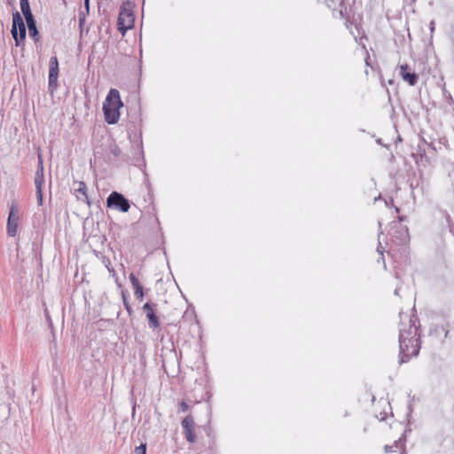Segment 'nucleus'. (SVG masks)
<instances>
[{"label": "nucleus", "mask_w": 454, "mask_h": 454, "mask_svg": "<svg viewBox=\"0 0 454 454\" xmlns=\"http://www.w3.org/2000/svg\"><path fill=\"white\" fill-rule=\"evenodd\" d=\"M416 318H409L408 323H402L399 333L400 364L406 363L419 354V345Z\"/></svg>", "instance_id": "1"}, {"label": "nucleus", "mask_w": 454, "mask_h": 454, "mask_svg": "<svg viewBox=\"0 0 454 454\" xmlns=\"http://www.w3.org/2000/svg\"><path fill=\"white\" fill-rule=\"evenodd\" d=\"M123 106L120 92L116 89H111L103 103L105 121L108 124H115L120 119V108Z\"/></svg>", "instance_id": "2"}, {"label": "nucleus", "mask_w": 454, "mask_h": 454, "mask_svg": "<svg viewBox=\"0 0 454 454\" xmlns=\"http://www.w3.org/2000/svg\"><path fill=\"white\" fill-rule=\"evenodd\" d=\"M12 35L16 46H20L26 38V26L19 12L12 14Z\"/></svg>", "instance_id": "3"}, {"label": "nucleus", "mask_w": 454, "mask_h": 454, "mask_svg": "<svg viewBox=\"0 0 454 454\" xmlns=\"http://www.w3.org/2000/svg\"><path fill=\"white\" fill-rule=\"evenodd\" d=\"M108 207L118 209L126 213L130 207L129 201L120 192H113L106 200Z\"/></svg>", "instance_id": "4"}, {"label": "nucleus", "mask_w": 454, "mask_h": 454, "mask_svg": "<svg viewBox=\"0 0 454 454\" xmlns=\"http://www.w3.org/2000/svg\"><path fill=\"white\" fill-rule=\"evenodd\" d=\"M59 62L57 57H51L49 61V90L53 92L58 87Z\"/></svg>", "instance_id": "5"}, {"label": "nucleus", "mask_w": 454, "mask_h": 454, "mask_svg": "<svg viewBox=\"0 0 454 454\" xmlns=\"http://www.w3.org/2000/svg\"><path fill=\"white\" fill-rule=\"evenodd\" d=\"M134 23V17L130 11L122 8L118 17V28L121 31L122 35L125 34L126 30L131 28Z\"/></svg>", "instance_id": "6"}, {"label": "nucleus", "mask_w": 454, "mask_h": 454, "mask_svg": "<svg viewBox=\"0 0 454 454\" xmlns=\"http://www.w3.org/2000/svg\"><path fill=\"white\" fill-rule=\"evenodd\" d=\"M19 223V211L15 204H12L10 208V213L7 220V233L11 237L17 234Z\"/></svg>", "instance_id": "7"}, {"label": "nucleus", "mask_w": 454, "mask_h": 454, "mask_svg": "<svg viewBox=\"0 0 454 454\" xmlns=\"http://www.w3.org/2000/svg\"><path fill=\"white\" fill-rule=\"evenodd\" d=\"M182 428L187 442L193 443L196 442V434L194 433L195 422L192 415L186 416L182 420Z\"/></svg>", "instance_id": "8"}, {"label": "nucleus", "mask_w": 454, "mask_h": 454, "mask_svg": "<svg viewBox=\"0 0 454 454\" xmlns=\"http://www.w3.org/2000/svg\"><path fill=\"white\" fill-rule=\"evenodd\" d=\"M44 181L43 175L42 174V170H36L35 175V193H36V200L39 206L43 205V184Z\"/></svg>", "instance_id": "9"}, {"label": "nucleus", "mask_w": 454, "mask_h": 454, "mask_svg": "<svg viewBox=\"0 0 454 454\" xmlns=\"http://www.w3.org/2000/svg\"><path fill=\"white\" fill-rule=\"evenodd\" d=\"M143 310L145 313L146 317L148 319L149 326L151 328H157V327H159L160 326V321H159V318L156 316V314H155V312H154V310L153 309V305L150 304L149 302H146L143 306Z\"/></svg>", "instance_id": "10"}, {"label": "nucleus", "mask_w": 454, "mask_h": 454, "mask_svg": "<svg viewBox=\"0 0 454 454\" xmlns=\"http://www.w3.org/2000/svg\"><path fill=\"white\" fill-rule=\"evenodd\" d=\"M408 68V65H402L400 67V74L411 86H414L418 82L419 76L415 73L409 72Z\"/></svg>", "instance_id": "11"}, {"label": "nucleus", "mask_w": 454, "mask_h": 454, "mask_svg": "<svg viewBox=\"0 0 454 454\" xmlns=\"http://www.w3.org/2000/svg\"><path fill=\"white\" fill-rule=\"evenodd\" d=\"M77 187L74 188V194L79 200L86 201L88 205H90L89 197L86 192V184L84 182H76Z\"/></svg>", "instance_id": "12"}, {"label": "nucleus", "mask_w": 454, "mask_h": 454, "mask_svg": "<svg viewBox=\"0 0 454 454\" xmlns=\"http://www.w3.org/2000/svg\"><path fill=\"white\" fill-rule=\"evenodd\" d=\"M129 278L131 282L133 288L135 289V296L137 297V299L138 301H142L144 299V291H143V287L140 285L137 278L135 276L134 273H131L129 275Z\"/></svg>", "instance_id": "13"}, {"label": "nucleus", "mask_w": 454, "mask_h": 454, "mask_svg": "<svg viewBox=\"0 0 454 454\" xmlns=\"http://www.w3.org/2000/svg\"><path fill=\"white\" fill-rule=\"evenodd\" d=\"M20 9L25 17L26 21L34 19V16L30 10L28 0H20Z\"/></svg>", "instance_id": "14"}, {"label": "nucleus", "mask_w": 454, "mask_h": 454, "mask_svg": "<svg viewBox=\"0 0 454 454\" xmlns=\"http://www.w3.org/2000/svg\"><path fill=\"white\" fill-rule=\"evenodd\" d=\"M26 22L27 25L28 33H29L30 36L33 37L35 42H38L39 41V32L37 30L35 19L27 20Z\"/></svg>", "instance_id": "15"}, {"label": "nucleus", "mask_w": 454, "mask_h": 454, "mask_svg": "<svg viewBox=\"0 0 454 454\" xmlns=\"http://www.w3.org/2000/svg\"><path fill=\"white\" fill-rule=\"evenodd\" d=\"M133 454H146V443H141L136 447Z\"/></svg>", "instance_id": "16"}, {"label": "nucleus", "mask_w": 454, "mask_h": 454, "mask_svg": "<svg viewBox=\"0 0 454 454\" xmlns=\"http://www.w3.org/2000/svg\"><path fill=\"white\" fill-rule=\"evenodd\" d=\"M122 298H123V304H124L125 309H127L129 314H131V312H132L131 307H130L129 301H127V298L124 294H122Z\"/></svg>", "instance_id": "17"}, {"label": "nucleus", "mask_w": 454, "mask_h": 454, "mask_svg": "<svg viewBox=\"0 0 454 454\" xmlns=\"http://www.w3.org/2000/svg\"><path fill=\"white\" fill-rule=\"evenodd\" d=\"M189 408L190 406L184 401L179 403V411L182 412H185Z\"/></svg>", "instance_id": "18"}, {"label": "nucleus", "mask_w": 454, "mask_h": 454, "mask_svg": "<svg viewBox=\"0 0 454 454\" xmlns=\"http://www.w3.org/2000/svg\"><path fill=\"white\" fill-rule=\"evenodd\" d=\"M37 170H42V174L43 175V160L39 157V168Z\"/></svg>", "instance_id": "19"}, {"label": "nucleus", "mask_w": 454, "mask_h": 454, "mask_svg": "<svg viewBox=\"0 0 454 454\" xmlns=\"http://www.w3.org/2000/svg\"><path fill=\"white\" fill-rule=\"evenodd\" d=\"M392 448H393L392 446L386 445L385 446V451L387 452V453L391 452V451H393Z\"/></svg>", "instance_id": "20"}, {"label": "nucleus", "mask_w": 454, "mask_h": 454, "mask_svg": "<svg viewBox=\"0 0 454 454\" xmlns=\"http://www.w3.org/2000/svg\"><path fill=\"white\" fill-rule=\"evenodd\" d=\"M430 30L433 32L434 30V21L430 22Z\"/></svg>", "instance_id": "21"}, {"label": "nucleus", "mask_w": 454, "mask_h": 454, "mask_svg": "<svg viewBox=\"0 0 454 454\" xmlns=\"http://www.w3.org/2000/svg\"><path fill=\"white\" fill-rule=\"evenodd\" d=\"M107 269H108V271H109L110 273H112V274H113V276L114 277V276H115L114 270L113 268H109L108 266H107Z\"/></svg>", "instance_id": "22"}, {"label": "nucleus", "mask_w": 454, "mask_h": 454, "mask_svg": "<svg viewBox=\"0 0 454 454\" xmlns=\"http://www.w3.org/2000/svg\"><path fill=\"white\" fill-rule=\"evenodd\" d=\"M89 2H90V0H84V4H85L87 12H89Z\"/></svg>", "instance_id": "23"}, {"label": "nucleus", "mask_w": 454, "mask_h": 454, "mask_svg": "<svg viewBox=\"0 0 454 454\" xmlns=\"http://www.w3.org/2000/svg\"><path fill=\"white\" fill-rule=\"evenodd\" d=\"M84 20H85V18H84V17H82H82H80V19H79L80 25H82V22L84 21Z\"/></svg>", "instance_id": "24"}]
</instances>
